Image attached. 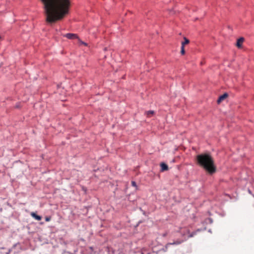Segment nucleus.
Listing matches in <instances>:
<instances>
[{
    "mask_svg": "<svg viewBox=\"0 0 254 254\" xmlns=\"http://www.w3.org/2000/svg\"><path fill=\"white\" fill-rule=\"evenodd\" d=\"M167 234L166 233H165L163 234L162 235V236H163V237H166L167 236Z\"/></svg>",
    "mask_w": 254,
    "mask_h": 254,
    "instance_id": "obj_16",
    "label": "nucleus"
},
{
    "mask_svg": "<svg viewBox=\"0 0 254 254\" xmlns=\"http://www.w3.org/2000/svg\"><path fill=\"white\" fill-rule=\"evenodd\" d=\"M196 232L192 233L189 236V237H192L194 235H195Z\"/></svg>",
    "mask_w": 254,
    "mask_h": 254,
    "instance_id": "obj_15",
    "label": "nucleus"
},
{
    "mask_svg": "<svg viewBox=\"0 0 254 254\" xmlns=\"http://www.w3.org/2000/svg\"><path fill=\"white\" fill-rule=\"evenodd\" d=\"M146 115L148 117H151L154 114V111H147L146 113Z\"/></svg>",
    "mask_w": 254,
    "mask_h": 254,
    "instance_id": "obj_10",
    "label": "nucleus"
},
{
    "mask_svg": "<svg viewBox=\"0 0 254 254\" xmlns=\"http://www.w3.org/2000/svg\"><path fill=\"white\" fill-rule=\"evenodd\" d=\"M160 166H161V172H164L165 171H167L168 170V165L164 163H161L160 164Z\"/></svg>",
    "mask_w": 254,
    "mask_h": 254,
    "instance_id": "obj_5",
    "label": "nucleus"
},
{
    "mask_svg": "<svg viewBox=\"0 0 254 254\" xmlns=\"http://www.w3.org/2000/svg\"><path fill=\"white\" fill-rule=\"evenodd\" d=\"M64 36L69 39H78V37L76 34H73V33H67V34H66Z\"/></svg>",
    "mask_w": 254,
    "mask_h": 254,
    "instance_id": "obj_3",
    "label": "nucleus"
},
{
    "mask_svg": "<svg viewBox=\"0 0 254 254\" xmlns=\"http://www.w3.org/2000/svg\"><path fill=\"white\" fill-rule=\"evenodd\" d=\"M46 22L50 24L62 20L68 14L70 0H41Z\"/></svg>",
    "mask_w": 254,
    "mask_h": 254,
    "instance_id": "obj_1",
    "label": "nucleus"
},
{
    "mask_svg": "<svg viewBox=\"0 0 254 254\" xmlns=\"http://www.w3.org/2000/svg\"><path fill=\"white\" fill-rule=\"evenodd\" d=\"M50 220H51V218H50V217H46L45 218V220H46L47 222L49 221Z\"/></svg>",
    "mask_w": 254,
    "mask_h": 254,
    "instance_id": "obj_13",
    "label": "nucleus"
},
{
    "mask_svg": "<svg viewBox=\"0 0 254 254\" xmlns=\"http://www.w3.org/2000/svg\"><path fill=\"white\" fill-rule=\"evenodd\" d=\"M184 41L182 42V44L181 45L185 46L186 45H187V44L189 43L190 41H189V39H188L186 37H184Z\"/></svg>",
    "mask_w": 254,
    "mask_h": 254,
    "instance_id": "obj_9",
    "label": "nucleus"
},
{
    "mask_svg": "<svg viewBox=\"0 0 254 254\" xmlns=\"http://www.w3.org/2000/svg\"><path fill=\"white\" fill-rule=\"evenodd\" d=\"M131 185H132V186H133V187H136V183H135V182H134V181H132V182H131Z\"/></svg>",
    "mask_w": 254,
    "mask_h": 254,
    "instance_id": "obj_14",
    "label": "nucleus"
},
{
    "mask_svg": "<svg viewBox=\"0 0 254 254\" xmlns=\"http://www.w3.org/2000/svg\"><path fill=\"white\" fill-rule=\"evenodd\" d=\"M198 165L203 167L208 173L212 174L216 172V168L214 161L211 156L209 154H201L196 156Z\"/></svg>",
    "mask_w": 254,
    "mask_h": 254,
    "instance_id": "obj_2",
    "label": "nucleus"
},
{
    "mask_svg": "<svg viewBox=\"0 0 254 254\" xmlns=\"http://www.w3.org/2000/svg\"><path fill=\"white\" fill-rule=\"evenodd\" d=\"M244 41V38L243 37L240 38L237 40V43H236V46L238 48H241L242 46V44L243 42Z\"/></svg>",
    "mask_w": 254,
    "mask_h": 254,
    "instance_id": "obj_4",
    "label": "nucleus"
},
{
    "mask_svg": "<svg viewBox=\"0 0 254 254\" xmlns=\"http://www.w3.org/2000/svg\"><path fill=\"white\" fill-rule=\"evenodd\" d=\"M78 42H79V44L80 45H84L85 46H88L87 43L82 41L79 38H78Z\"/></svg>",
    "mask_w": 254,
    "mask_h": 254,
    "instance_id": "obj_11",
    "label": "nucleus"
},
{
    "mask_svg": "<svg viewBox=\"0 0 254 254\" xmlns=\"http://www.w3.org/2000/svg\"><path fill=\"white\" fill-rule=\"evenodd\" d=\"M228 96L227 94L224 93L222 95L220 96L217 100V102L220 103L222 101L224 100Z\"/></svg>",
    "mask_w": 254,
    "mask_h": 254,
    "instance_id": "obj_8",
    "label": "nucleus"
},
{
    "mask_svg": "<svg viewBox=\"0 0 254 254\" xmlns=\"http://www.w3.org/2000/svg\"><path fill=\"white\" fill-rule=\"evenodd\" d=\"M181 53L182 55H184L185 54V46L182 45H181Z\"/></svg>",
    "mask_w": 254,
    "mask_h": 254,
    "instance_id": "obj_12",
    "label": "nucleus"
},
{
    "mask_svg": "<svg viewBox=\"0 0 254 254\" xmlns=\"http://www.w3.org/2000/svg\"><path fill=\"white\" fill-rule=\"evenodd\" d=\"M182 242H183L182 241H176L172 243H168L166 244V245L165 246V248L166 249H167L168 247L171 245H179V244H181L182 243Z\"/></svg>",
    "mask_w": 254,
    "mask_h": 254,
    "instance_id": "obj_7",
    "label": "nucleus"
},
{
    "mask_svg": "<svg viewBox=\"0 0 254 254\" xmlns=\"http://www.w3.org/2000/svg\"><path fill=\"white\" fill-rule=\"evenodd\" d=\"M31 216L36 220L40 221L42 219V217L37 215L35 212H31Z\"/></svg>",
    "mask_w": 254,
    "mask_h": 254,
    "instance_id": "obj_6",
    "label": "nucleus"
}]
</instances>
